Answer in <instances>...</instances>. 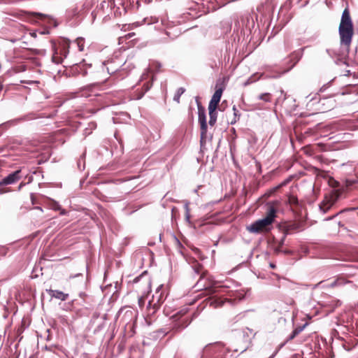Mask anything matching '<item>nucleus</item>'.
<instances>
[{
    "label": "nucleus",
    "mask_w": 358,
    "mask_h": 358,
    "mask_svg": "<svg viewBox=\"0 0 358 358\" xmlns=\"http://www.w3.org/2000/svg\"><path fill=\"white\" fill-rule=\"evenodd\" d=\"M338 32L341 43L349 48L354 35V26L348 7L342 13Z\"/></svg>",
    "instance_id": "1"
},
{
    "label": "nucleus",
    "mask_w": 358,
    "mask_h": 358,
    "mask_svg": "<svg viewBox=\"0 0 358 358\" xmlns=\"http://www.w3.org/2000/svg\"><path fill=\"white\" fill-rule=\"evenodd\" d=\"M276 216V210L273 206L268 207L266 215L262 220H258L250 226L247 227V229L250 233L260 234L264 231H268L269 226L272 224Z\"/></svg>",
    "instance_id": "2"
},
{
    "label": "nucleus",
    "mask_w": 358,
    "mask_h": 358,
    "mask_svg": "<svg viewBox=\"0 0 358 358\" xmlns=\"http://www.w3.org/2000/svg\"><path fill=\"white\" fill-rule=\"evenodd\" d=\"M166 294L164 291L163 285L157 287L155 293L152 295V299L149 301L147 310L148 315H153L159 309L161 305L164 303L166 299Z\"/></svg>",
    "instance_id": "3"
},
{
    "label": "nucleus",
    "mask_w": 358,
    "mask_h": 358,
    "mask_svg": "<svg viewBox=\"0 0 358 358\" xmlns=\"http://www.w3.org/2000/svg\"><path fill=\"white\" fill-rule=\"evenodd\" d=\"M226 352L224 345L215 343L207 345L203 350L202 358H224Z\"/></svg>",
    "instance_id": "4"
},
{
    "label": "nucleus",
    "mask_w": 358,
    "mask_h": 358,
    "mask_svg": "<svg viewBox=\"0 0 358 358\" xmlns=\"http://www.w3.org/2000/svg\"><path fill=\"white\" fill-rule=\"evenodd\" d=\"M340 189L331 191L329 194L324 196V199L320 204V208L323 213H327L331 207L336 202L341 194Z\"/></svg>",
    "instance_id": "5"
},
{
    "label": "nucleus",
    "mask_w": 358,
    "mask_h": 358,
    "mask_svg": "<svg viewBox=\"0 0 358 358\" xmlns=\"http://www.w3.org/2000/svg\"><path fill=\"white\" fill-rule=\"evenodd\" d=\"M21 178V170H17L5 177L3 179H2L1 181H0V193L2 194L8 191V189L3 188L4 185L14 184L17 182Z\"/></svg>",
    "instance_id": "6"
},
{
    "label": "nucleus",
    "mask_w": 358,
    "mask_h": 358,
    "mask_svg": "<svg viewBox=\"0 0 358 358\" xmlns=\"http://www.w3.org/2000/svg\"><path fill=\"white\" fill-rule=\"evenodd\" d=\"M305 222L303 221H296L287 223L285 227L286 234H291L295 231H301L304 229Z\"/></svg>",
    "instance_id": "7"
},
{
    "label": "nucleus",
    "mask_w": 358,
    "mask_h": 358,
    "mask_svg": "<svg viewBox=\"0 0 358 358\" xmlns=\"http://www.w3.org/2000/svg\"><path fill=\"white\" fill-rule=\"evenodd\" d=\"M223 90L222 88L216 89L208 104L209 108L217 109L220 101Z\"/></svg>",
    "instance_id": "8"
},
{
    "label": "nucleus",
    "mask_w": 358,
    "mask_h": 358,
    "mask_svg": "<svg viewBox=\"0 0 358 358\" xmlns=\"http://www.w3.org/2000/svg\"><path fill=\"white\" fill-rule=\"evenodd\" d=\"M122 320L126 323L128 322H132L134 321L136 322L137 315L131 310H126L124 308H122L120 310V315L122 314Z\"/></svg>",
    "instance_id": "9"
},
{
    "label": "nucleus",
    "mask_w": 358,
    "mask_h": 358,
    "mask_svg": "<svg viewBox=\"0 0 358 358\" xmlns=\"http://www.w3.org/2000/svg\"><path fill=\"white\" fill-rule=\"evenodd\" d=\"M143 80H146L143 84V86H142V93L138 96L137 99H141L143 94L148 92L152 87V80H153V76H151V78H150V76L149 74H143Z\"/></svg>",
    "instance_id": "10"
},
{
    "label": "nucleus",
    "mask_w": 358,
    "mask_h": 358,
    "mask_svg": "<svg viewBox=\"0 0 358 358\" xmlns=\"http://www.w3.org/2000/svg\"><path fill=\"white\" fill-rule=\"evenodd\" d=\"M69 42L67 41H64L62 43H60L58 47L55 48V49H57L60 55H62L64 58L69 53Z\"/></svg>",
    "instance_id": "11"
},
{
    "label": "nucleus",
    "mask_w": 358,
    "mask_h": 358,
    "mask_svg": "<svg viewBox=\"0 0 358 358\" xmlns=\"http://www.w3.org/2000/svg\"><path fill=\"white\" fill-rule=\"evenodd\" d=\"M51 297H54L62 301H66L68 299L69 294H65L63 292L54 289L47 290Z\"/></svg>",
    "instance_id": "12"
},
{
    "label": "nucleus",
    "mask_w": 358,
    "mask_h": 358,
    "mask_svg": "<svg viewBox=\"0 0 358 358\" xmlns=\"http://www.w3.org/2000/svg\"><path fill=\"white\" fill-rule=\"evenodd\" d=\"M200 124V144L203 145L206 143L207 138V122H201Z\"/></svg>",
    "instance_id": "13"
},
{
    "label": "nucleus",
    "mask_w": 358,
    "mask_h": 358,
    "mask_svg": "<svg viewBox=\"0 0 358 358\" xmlns=\"http://www.w3.org/2000/svg\"><path fill=\"white\" fill-rule=\"evenodd\" d=\"M48 205L50 207V208L54 210H59L61 215H66V211L64 209H62L60 206V205L56 201L48 199Z\"/></svg>",
    "instance_id": "14"
},
{
    "label": "nucleus",
    "mask_w": 358,
    "mask_h": 358,
    "mask_svg": "<svg viewBox=\"0 0 358 358\" xmlns=\"http://www.w3.org/2000/svg\"><path fill=\"white\" fill-rule=\"evenodd\" d=\"M192 268L196 274L200 275V278H203L206 276V271H203V266L198 262L195 261L194 262Z\"/></svg>",
    "instance_id": "15"
},
{
    "label": "nucleus",
    "mask_w": 358,
    "mask_h": 358,
    "mask_svg": "<svg viewBox=\"0 0 358 358\" xmlns=\"http://www.w3.org/2000/svg\"><path fill=\"white\" fill-rule=\"evenodd\" d=\"M197 106H198V116H199V122H206V110L201 106V103L197 101Z\"/></svg>",
    "instance_id": "16"
},
{
    "label": "nucleus",
    "mask_w": 358,
    "mask_h": 358,
    "mask_svg": "<svg viewBox=\"0 0 358 358\" xmlns=\"http://www.w3.org/2000/svg\"><path fill=\"white\" fill-rule=\"evenodd\" d=\"M136 322H135V321H134L132 322H127V324L125 325L124 331H126V334L129 337L133 336L135 334Z\"/></svg>",
    "instance_id": "17"
},
{
    "label": "nucleus",
    "mask_w": 358,
    "mask_h": 358,
    "mask_svg": "<svg viewBox=\"0 0 358 358\" xmlns=\"http://www.w3.org/2000/svg\"><path fill=\"white\" fill-rule=\"evenodd\" d=\"M208 113L210 116L209 124L213 127L217 121V113L216 109L208 108Z\"/></svg>",
    "instance_id": "18"
},
{
    "label": "nucleus",
    "mask_w": 358,
    "mask_h": 358,
    "mask_svg": "<svg viewBox=\"0 0 358 358\" xmlns=\"http://www.w3.org/2000/svg\"><path fill=\"white\" fill-rule=\"evenodd\" d=\"M64 57L60 55L57 49H54V53L52 57V60L56 64H61L63 61Z\"/></svg>",
    "instance_id": "19"
},
{
    "label": "nucleus",
    "mask_w": 358,
    "mask_h": 358,
    "mask_svg": "<svg viewBox=\"0 0 358 358\" xmlns=\"http://www.w3.org/2000/svg\"><path fill=\"white\" fill-rule=\"evenodd\" d=\"M321 146L320 144H317L315 145V146H313V145H306L303 148V151H304V153L309 155V156H311L313 155L316 149H315V148H317V147H320Z\"/></svg>",
    "instance_id": "20"
},
{
    "label": "nucleus",
    "mask_w": 358,
    "mask_h": 358,
    "mask_svg": "<svg viewBox=\"0 0 358 358\" xmlns=\"http://www.w3.org/2000/svg\"><path fill=\"white\" fill-rule=\"evenodd\" d=\"M293 179V176H290L284 181H282L280 185L273 188V192L278 191L280 188L286 186L288 183H289Z\"/></svg>",
    "instance_id": "21"
},
{
    "label": "nucleus",
    "mask_w": 358,
    "mask_h": 358,
    "mask_svg": "<svg viewBox=\"0 0 358 358\" xmlns=\"http://www.w3.org/2000/svg\"><path fill=\"white\" fill-rule=\"evenodd\" d=\"M217 282H214L210 287H206L204 289L205 292H206V294L210 295L217 292L216 289L218 287L216 286Z\"/></svg>",
    "instance_id": "22"
},
{
    "label": "nucleus",
    "mask_w": 358,
    "mask_h": 358,
    "mask_svg": "<svg viewBox=\"0 0 358 358\" xmlns=\"http://www.w3.org/2000/svg\"><path fill=\"white\" fill-rule=\"evenodd\" d=\"M192 322V319H190L189 317H185L183 319L180 324H178V327L177 329H182L185 327H187Z\"/></svg>",
    "instance_id": "23"
},
{
    "label": "nucleus",
    "mask_w": 358,
    "mask_h": 358,
    "mask_svg": "<svg viewBox=\"0 0 358 358\" xmlns=\"http://www.w3.org/2000/svg\"><path fill=\"white\" fill-rule=\"evenodd\" d=\"M305 326L306 325L299 326L295 328V329L292 331V334L289 336V340L294 339L298 334H299L303 331Z\"/></svg>",
    "instance_id": "24"
},
{
    "label": "nucleus",
    "mask_w": 358,
    "mask_h": 358,
    "mask_svg": "<svg viewBox=\"0 0 358 358\" xmlns=\"http://www.w3.org/2000/svg\"><path fill=\"white\" fill-rule=\"evenodd\" d=\"M223 303L224 302L222 300H220V299H213V298L210 299V305L215 308L222 306L223 305Z\"/></svg>",
    "instance_id": "25"
},
{
    "label": "nucleus",
    "mask_w": 358,
    "mask_h": 358,
    "mask_svg": "<svg viewBox=\"0 0 358 358\" xmlns=\"http://www.w3.org/2000/svg\"><path fill=\"white\" fill-rule=\"evenodd\" d=\"M260 78V76H257L256 74L252 75L250 76L245 83L244 86H247L248 85H250L257 80H258Z\"/></svg>",
    "instance_id": "26"
},
{
    "label": "nucleus",
    "mask_w": 358,
    "mask_h": 358,
    "mask_svg": "<svg viewBox=\"0 0 358 358\" xmlns=\"http://www.w3.org/2000/svg\"><path fill=\"white\" fill-rule=\"evenodd\" d=\"M259 99L265 102H271L272 100V95L270 93H264L259 96Z\"/></svg>",
    "instance_id": "27"
},
{
    "label": "nucleus",
    "mask_w": 358,
    "mask_h": 358,
    "mask_svg": "<svg viewBox=\"0 0 358 358\" xmlns=\"http://www.w3.org/2000/svg\"><path fill=\"white\" fill-rule=\"evenodd\" d=\"M30 15L33 17L34 21L38 20H43L47 17L46 15L40 13H32Z\"/></svg>",
    "instance_id": "28"
},
{
    "label": "nucleus",
    "mask_w": 358,
    "mask_h": 358,
    "mask_svg": "<svg viewBox=\"0 0 358 358\" xmlns=\"http://www.w3.org/2000/svg\"><path fill=\"white\" fill-rule=\"evenodd\" d=\"M185 90L183 87L178 88L176 94L174 95L173 100L177 103H179L180 96L185 92Z\"/></svg>",
    "instance_id": "29"
},
{
    "label": "nucleus",
    "mask_w": 358,
    "mask_h": 358,
    "mask_svg": "<svg viewBox=\"0 0 358 358\" xmlns=\"http://www.w3.org/2000/svg\"><path fill=\"white\" fill-rule=\"evenodd\" d=\"M291 60L293 61V64L292 67H293L301 59V55L299 52H293L290 55Z\"/></svg>",
    "instance_id": "30"
},
{
    "label": "nucleus",
    "mask_w": 358,
    "mask_h": 358,
    "mask_svg": "<svg viewBox=\"0 0 358 358\" xmlns=\"http://www.w3.org/2000/svg\"><path fill=\"white\" fill-rule=\"evenodd\" d=\"M141 285H142L145 289H144V292H147V293H149L150 290V282L149 280H144L141 283ZM140 287V285H137V287L136 288H139Z\"/></svg>",
    "instance_id": "31"
},
{
    "label": "nucleus",
    "mask_w": 358,
    "mask_h": 358,
    "mask_svg": "<svg viewBox=\"0 0 358 358\" xmlns=\"http://www.w3.org/2000/svg\"><path fill=\"white\" fill-rule=\"evenodd\" d=\"M76 43L77 45H78V50L80 51H83L84 50V47H85V40H84V38H78L76 40Z\"/></svg>",
    "instance_id": "32"
},
{
    "label": "nucleus",
    "mask_w": 358,
    "mask_h": 358,
    "mask_svg": "<svg viewBox=\"0 0 358 358\" xmlns=\"http://www.w3.org/2000/svg\"><path fill=\"white\" fill-rule=\"evenodd\" d=\"M107 65H110L111 66H106V70H107V71H108V73L109 74L114 73L118 69L117 66H113V63L112 62H108Z\"/></svg>",
    "instance_id": "33"
},
{
    "label": "nucleus",
    "mask_w": 358,
    "mask_h": 358,
    "mask_svg": "<svg viewBox=\"0 0 358 358\" xmlns=\"http://www.w3.org/2000/svg\"><path fill=\"white\" fill-rule=\"evenodd\" d=\"M287 201L291 206H297L299 203L297 197L294 195H289Z\"/></svg>",
    "instance_id": "34"
},
{
    "label": "nucleus",
    "mask_w": 358,
    "mask_h": 358,
    "mask_svg": "<svg viewBox=\"0 0 358 358\" xmlns=\"http://www.w3.org/2000/svg\"><path fill=\"white\" fill-rule=\"evenodd\" d=\"M343 283V280L338 279V280H334L333 282H331L329 285H327L326 286L327 287H334L335 286L342 285Z\"/></svg>",
    "instance_id": "35"
},
{
    "label": "nucleus",
    "mask_w": 358,
    "mask_h": 358,
    "mask_svg": "<svg viewBox=\"0 0 358 358\" xmlns=\"http://www.w3.org/2000/svg\"><path fill=\"white\" fill-rule=\"evenodd\" d=\"M146 297H147V295H143V294L139 297L138 303V306L141 308H143V306L145 305Z\"/></svg>",
    "instance_id": "36"
},
{
    "label": "nucleus",
    "mask_w": 358,
    "mask_h": 358,
    "mask_svg": "<svg viewBox=\"0 0 358 358\" xmlns=\"http://www.w3.org/2000/svg\"><path fill=\"white\" fill-rule=\"evenodd\" d=\"M187 313V310H182L179 312H178L176 315H173V317L176 319V320H178L180 319V317H182V316H184Z\"/></svg>",
    "instance_id": "37"
},
{
    "label": "nucleus",
    "mask_w": 358,
    "mask_h": 358,
    "mask_svg": "<svg viewBox=\"0 0 358 358\" xmlns=\"http://www.w3.org/2000/svg\"><path fill=\"white\" fill-rule=\"evenodd\" d=\"M354 182H355L353 180H345V187H351L354 184Z\"/></svg>",
    "instance_id": "38"
},
{
    "label": "nucleus",
    "mask_w": 358,
    "mask_h": 358,
    "mask_svg": "<svg viewBox=\"0 0 358 358\" xmlns=\"http://www.w3.org/2000/svg\"><path fill=\"white\" fill-rule=\"evenodd\" d=\"M284 239L282 240V241L280 243L279 245L275 248V252L278 253L280 252V248L283 244Z\"/></svg>",
    "instance_id": "39"
},
{
    "label": "nucleus",
    "mask_w": 358,
    "mask_h": 358,
    "mask_svg": "<svg viewBox=\"0 0 358 358\" xmlns=\"http://www.w3.org/2000/svg\"><path fill=\"white\" fill-rule=\"evenodd\" d=\"M134 35H135V33H134V32H132V33H129V34H128L126 36V38H131V37H132L133 36H134Z\"/></svg>",
    "instance_id": "40"
},
{
    "label": "nucleus",
    "mask_w": 358,
    "mask_h": 358,
    "mask_svg": "<svg viewBox=\"0 0 358 358\" xmlns=\"http://www.w3.org/2000/svg\"><path fill=\"white\" fill-rule=\"evenodd\" d=\"M233 110H234V115H236V111H237V110H236V107H235V106H234V107H233Z\"/></svg>",
    "instance_id": "41"
},
{
    "label": "nucleus",
    "mask_w": 358,
    "mask_h": 358,
    "mask_svg": "<svg viewBox=\"0 0 358 358\" xmlns=\"http://www.w3.org/2000/svg\"><path fill=\"white\" fill-rule=\"evenodd\" d=\"M139 281H140V280H139L138 278H136V279L134 280V282L137 284Z\"/></svg>",
    "instance_id": "42"
},
{
    "label": "nucleus",
    "mask_w": 358,
    "mask_h": 358,
    "mask_svg": "<svg viewBox=\"0 0 358 358\" xmlns=\"http://www.w3.org/2000/svg\"><path fill=\"white\" fill-rule=\"evenodd\" d=\"M23 185H24V183H23V182L20 183V186H19V189H21V187H22Z\"/></svg>",
    "instance_id": "43"
},
{
    "label": "nucleus",
    "mask_w": 358,
    "mask_h": 358,
    "mask_svg": "<svg viewBox=\"0 0 358 358\" xmlns=\"http://www.w3.org/2000/svg\"><path fill=\"white\" fill-rule=\"evenodd\" d=\"M323 282H324L323 281H321V282H320L317 284V285H322Z\"/></svg>",
    "instance_id": "44"
},
{
    "label": "nucleus",
    "mask_w": 358,
    "mask_h": 358,
    "mask_svg": "<svg viewBox=\"0 0 358 358\" xmlns=\"http://www.w3.org/2000/svg\"><path fill=\"white\" fill-rule=\"evenodd\" d=\"M271 266L272 268H274V267H275V266H274L273 264H271Z\"/></svg>",
    "instance_id": "45"
},
{
    "label": "nucleus",
    "mask_w": 358,
    "mask_h": 358,
    "mask_svg": "<svg viewBox=\"0 0 358 358\" xmlns=\"http://www.w3.org/2000/svg\"><path fill=\"white\" fill-rule=\"evenodd\" d=\"M269 358H271V357H269Z\"/></svg>",
    "instance_id": "46"
}]
</instances>
